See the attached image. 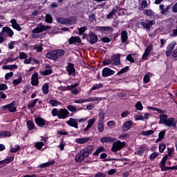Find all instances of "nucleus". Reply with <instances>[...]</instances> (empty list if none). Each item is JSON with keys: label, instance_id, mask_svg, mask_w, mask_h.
I'll return each instance as SVG.
<instances>
[{"label": "nucleus", "instance_id": "f257e3e1", "mask_svg": "<svg viewBox=\"0 0 177 177\" xmlns=\"http://www.w3.org/2000/svg\"><path fill=\"white\" fill-rule=\"evenodd\" d=\"M66 54V51L63 49H58L48 51L46 54V57L47 59H53L55 62L59 59V57H62V56H64Z\"/></svg>", "mask_w": 177, "mask_h": 177}, {"label": "nucleus", "instance_id": "f03ea898", "mask_svg": "<svg viewBox=\"0 0 177 177\" xmlns=\"http://www.w3.org/2000/svg\"><path fill=\"white\" fill-rule=\"evenodd\" d=\"M88 102H95V104L102 102V97H89L88 98H83L75 100L74 103L82 104V103H86Z\"/></svg>", "mask_w": 177, "mask_h": 177}, {"label": "nucleus", "instance_id": "7ed1b4c3", "mask_svg": "<svg viewBox=\"0 0 177 177\" xmlns=\"http://www.w3.org/2000/svg\"><path fill=\"white\" fill-rule=\"evenodd\" d=\"M79 153L82 156L83 160H85L86 157H89V155L93 153V147H86L84 149H82Z\"/></svg>", "mask_w": 177, "mask_h": 177}, {"label": "nucleus", "instance_id": "20e7f679", "mask_svg": "<svg viewBox=\"0 0 177 177\" xmlns=\"http://www.w3.org/2000/svg\"><path fill=\"white\" fill-rule=\"evenodd\" d=\"M123 147H125V142L118 140L113 144L111 151L117 153V151H119V150H121Z\"/></svg>", "mask_w": 177, "mask_h": 177}, {"label": "nucleus", "instance_id": "39448f33", "mask_svg": "<svg viewBox=\"0 0 177 177\" xmlns=\"http://www.w3.org/2000/svg\"><path fill=\"white\" fill-rule=\"evenodd\" d=\"M87 41L89 42L91 45H93V44H96V42H100V40H99V38L97 37V35H96L95 32L91 31L88 33V36L87 37Z\"/></svg>", "mask_w": 177, "mask_h": 177}, {"label": "nucleus", "instance_id": "423d86ee", "mask_svg": "<svg viewBox=\"0 0 177 177\" xmlns=\"http://www.w3.org/2000/svg\"><path fill=\"white\" fill-rule=\"evenodd\" d=\"M52 114L54 117L57 115L58 118L59 119H64L67 118L68 114H70L69 111H52Z\"/></svg>", "mask_w": 177, "mask_h": 177}, {"label": "nucleus", "instance_id": "0eeeda50", "mask_svg": "<svg viewBox=\"0 0 177 177\" xmlns=\"http://www.w3.org/2000/svg\"><path fill=\"white\" fill-rule=\"evenodd\" d=\"M146 22L142 21L140 23V26L145 28V30H150L151 26L156 24V20H147Z\"/></svg>", "mask_w": 177, "mask_h": 177}, {"label": "nucleus", "instance_id": "6e6552de", "mask_svg": "<svg viewBox=\"0 0 177 177\" xmlns=\"http://www.w3.org/2000/svg\"><path fill=\"white\" fill-rule=\"evenodd\" d=\"M102 77L104 78L107 77H111V75H114L115 74V71L110 69V68L105 67L102 71Z\"/></svg>", "mask_w": 177, "mask_h": 177}, {"label": "nucleus", "instance_id": "1a4fd4ad", "mask_svg": "<svg viewBox=\"0 0 177 177\" xmlns=\"http://www.w3.org/2000/svg\"><path fill=\"white\" fill-rule=\"evenodd\" d=\"M16 102L12 101L11 103L2 106L3 110H8V111H17Z\"/></svg>", "mask_w": 177, "mask_h": 177}, {"label": "nucleus", "instance_id": "9d476101", "mask_svg": "<svg viewBox=\"0 0 177 177\" xmlns=\"http://www.w3.org/2000/svg\"><path fill=\"white\" fill-rule=\"evenodd\" d=\"M121 54H114L111 59L113 66H120L121 64Z\"/></svg>", "mask_w": 177, "mask_h": 177}, {"label": "nucleus", "instance_id": "9b49d317", "mask_svg": "<svg viewBox=\"0 0 177 177\" xmlns=\"http://www.w3.org/2000/svg\"><path fill=\"white\" fill-rule=\"evenodd\" d=\"M39 84V80L38 78V72H35L31 77V84L32 86H38Z\"/></svg>", "mask_w": 177, "mask_h": 177}, {"label": "nucleus", "instance_id": "f8f14e48", "mask_svg": "<svg viewBox=\"0 0 177 177\" xmlns=\"http://www.w3.org/2000/svg\"><path fill=\"white\" fill-rule=\"evenodd\" d=\"M165 125L171 128H176V120L174 118H168L165 122Z\"/></svg>", "mask_w": 177, "mask_h": 177}, {"label": "nucleus", "instance_id": "ddd939ff", "mask_svg": "<svg viewBox=\"0 0 177 177\" xmlns=\"http://www.w3.org/2000/svg\"><path fill=\"white\" fill-rule=\"evenodd\" d=\"M66 70L68 75H73L75 73V68L74 67V64L71 62L68 63V66H66Z\"/></svg>", "mask_w": 177, "mask_h": 177}, {"label": "nucleus", "instance_id": "4468645a", "mask_svg": "<svg viewBox=\"0 0 177 177\" xmlns=\"http://www.w3.org/2000/svg\"><path fill=\"white\" fill-rule=\"evenodd\" d=\"M81 37L77 36H72L68 39V44L69 45H74L75 44H82Z\"/></svg>", "mask_w": 177, "mask_h": 177}, {"label": "nucleus", "instance_id": "2eb2a0df", "mask_svg": "<svg viewBox=\"0 0 177 177\" xmlns=\"http://www.w3.org/2000/svg\"><path fill=\"white\" fill-rule=\"evenodd\" d=\"M97 31L103 32V31H108L110 34L114 31V29L111 26H97Z\"/></svg>", "mask_w": 177, "mask_h": 177}, {"label": "nucleus", "instance_id": "dca6fc26", "mask_svg": "<svg viewBox=\"0 0 177 177\" xmlns=\"http://www.w3.org/2000/svg\"><path fill=\"white\" fill-rule=\"evenodd\" d=\"M10 23L12 24V27L15 30H17V31H21L23 29L20 27V25L17 24V21L16 19H12L10 21Z\"/></svg>", "mask_w": 177, "mask_h": 177}, {"label": "nucleus", "instance_id": "f3484780", "mask_svg": "<svg viewBox=\"0 0 177 177\" xmlns=\"http://www.w3.org/2000/svg\"><path fill=\"white\" fill-rule=\"evenodd\" d=\"M66 124H68L69 127H73V128L78 129V123H77V120L74 118H70L69 120L66 122Z\"/></svg>", "mask_w": 177, "mask_h": 177}, {"label": "nucleus", "instance_id": "a211bd4d", "mask_svg": "<svg viewBox=\"0 0 177 177\" xmlns=\"http://www.w3.org/2000/svg\"><path fill=\"white\" fill-rule=\"evenodd\" d=\"M2 32H6V34L8 35V37H10V38H12V37H13V35H15V32L9 27H3L2 28Z\"/></svg>", "mask_w": 177, "mask_h": 177}, {"label": "nucleus", "instance_id": "6ab92c4d", "mask_svg": "<svg viewBox=\"0 0 177 177\" xmlns=\"http://www.w3.org/2000/svg\"><path fill=\"white\" fill-rule=\"evenodd\" d=\"M120 38L122 44H125L128 41V32L122 30L120 34Z\"/></svg>", "mask_w": 177, "mask_h": 177}, {"label": "nucleus", "instance_id": "aec40b11", "mask_svg": "<svg viewBox=\"0 0 177 177\" xmlns=\"http://www.w3.org/2000/svg\"><path fill=\"white\" fill-rule=\"evenodd\" d=\"M89 140H91V138H89V137H86V138H77L75 140V142L76 143H78L79 145H84L86 143V142H89Z\"/></svg>", "mask_w": 177, "mask_h": 177}, {"label": "nucleus", "instance_id": "412c9836", "mask_svg": "<svg viewBox=\"0 0 177 177\" xmlns=\"http://www.w3.org/2000/svg\"><path fill=\"white\" fill-rule=\"evenodd\" d=\"M100 142L102 143H113L115 142V138L111 137H103L100 139Z\"/></svg>", "mask_w": 177, "mask_h": 177}, {"label": "nucleus", "instance_id": "4be33fe9", "mask_svg": "<svg viewBox=\"0 0 177 177\" xmlns=\"http://www.w3.org/2000/svg\"><path fill=\"white\" fill-rule=\"evenodd\" d=\"M130 128H132V121H127L123 124V131H129Z\"/></svg>", "mask_w": 177, "mask_h": 177}, {"label": "nucleus", "instance_id": "5701e85b", "mask_svg": "<svg viewBox=\"0 0 177 177\" xmlns=\"http://www.w3.org/2000/svg\"><path fill=\"white\" fill-rule=\"evenodd\" d=\"M160 121L159 124H164L167 122V120H168V115L165 113H161L159 116Z\"/></svg>", "mask_w": 177, "mask_h": 177}, {"label": "nucleus", "instance_id": "b1692460", "mask_svg": "<svg viewBox=\"0 0 177 177\" xmlns=\"http://www.w3.org/2000/svg\"><path fill=\"white\" fill-rule=\"evenodd\" d=\"M145 151H146V146L142 145L137 149L136 154H138V156H143Z\"/></svg>", "mask_w": 177, "mask_h": 177}, {"label": "nucleus", "instance_id": "393cba45", "mask_svg": "<svg viewBox=\"0 0 177 177\" xmlns=\"http://www.w3.org/2000/svg\"><path fill=\"white\" fill-rule=\"evenodd\" d=\"M32 34H39L42 32V24H39L37 27L32 30Z\"/></svg>", "mask_w": 177, "mask_h": 177}, {"label": "nucleus", "instance_id": "a878e982", "mask_svg": "<svg viewBox=\"0 0 177 177\" xmlns=\"http://www.w3.org/2000/svg\"><path fill=\"white\" fill-rule=\"evenodd\" d=\"M19 66L17 64L3 66V70H17Z\"/></svg>", "mask_w": 177, "mask_h": 177}, {"label": "nucleus", "instance_id": "bb28decb", "mask_svg": "<svg viewBox=\"0 0 177 177\" xmlns=\"http://www.w3.org/2000/svg\"><path fill=\"white\" fill-rule=\"evenodd\" d=\"M35 121L37 125H38L39 127H44V125L45 124V120L41 118H35Z\"/></svg>", "mask_w": 177, "mask_h": 177}, {"label": "nucleus", "instance_id": "cd10ccee", "mask_svg": "<svg viewBox=\"0 0 177 177\" xmlns=\"http://www.w3.org/2000/svg\"><path fill=\"white\" fill-rule=\"evenodd\" d=\"M41 91L44 95H48L49 93V84L45 83L41 88Z\"/></svg>", "mask_w": 177, "mask_h": 177}, {"label": "nucleus", "instance_id": "c85d7f7f", "mask_svg": "<svg viewBox=\"0 0 177 177\" xmlns=\"http://www.w3.org/2000/svg\"><path fill=\"white\" fill-rule=\"evenodd\" d=\"M56 20L57 22L59 24H67L68 23V19H67L66 18L57 17Z\"/></svg>", "mask_w": 177, "mask_h": 177}, {"label": "nucleus", "instance_id": "c756f323", "mask_svg": "<svg viewBox=\"0 0 177 177\" xmlns=\"http://www.w3.org/2000/svg\"><path fill=\"white\" fill-rule=\"evenodd\" d=\"M102 65L103 66H109L111 68H113V66H114V64H113V62L111 59H105L102 61Z\"/></svg>", "mask_w": 177, "mask_h": 177}, {"label": "nucleus", "instance_id": "7c9ffc66", "mask_svg": "<svg viewBox=\"0 0 177 177\" xmlns=\"http://www.w3.org/2000/svg\"><path fill=\"white\" fill-rule=\"evenodd\" d=\"M39 99H35L31 100L28 104V109H34L35 107V104H37V102H39Z\"/></svg>", "mask_w": 177, "mask_h": 177}, {"label": "nucleus", "instance_id": "2f4dec72", "mask_svg": "<svg viewBox=\"0 0 177 177\" xmlns=\"http://www.w3.org/2000/svg\"><path fill=\"white\" fill-rule=\"evenodd\" d=\"M165 130L160 131L158 134V138L156 140V143H158V142H161L162 139H164V136H165Z\"/></svg>", "mask_w": 177, "mask_h": 177}, {"label": "nucleus", "instance_id": "473e14b6", "mask_svg": "<svg viewBox=\"0 0 177 177\" xmlns=\"http://www.w3.org/2000/svg\"><path fill=\"white\" fill-rule=\"evenodd\" d=\"M46 23H48L49 24H52L53 23V18L50 14H46L45 18Z\"/></svg>", "mask_w": 177, "mask_h": 177}, {"label": "nucleus", "instance_id": "72a5a7b5", "mask_svg": "<svg viewBox=\"0 0 177 177\" xmlns=\"http://www.w3.org/2000/svg\"><path fill=\"white\" fill-rule=\"evenodd\" d=\"M55 164V160H51L48 162L42 163L39 165V168H46V167H49V165H53Z\"/></svg>", "mask_w": 177, "mask_h": 177}, {"label": "nucleus", "instance_id": "f704fd0d", "mask_svg": "<svg viewBox=\"0 0 177 177\" xmlns=\"http://www.w3.org/2000/svg\"><path fill=\"white\" fill-rule=\"evenodd\" d=\"M129 71V66H125L122 68L120 71L118 72L116 75H121V74H125V73H128Z\"/></svg>", "mask_w": 177, "mask_h": 177}, {"label": "nucleus", "instance_id": "c9c22d12", "mask_svg": "<svg viewBox=\"0 0 177 177\" xmlns=\"http://www.w3.org/2000/svg\"><path fill=\"white\" fill-rule=\"evenodd\" d=\"M75 160L76 161V162H82V161H84V158H82V156L81 155V153L79 152L75 158Z\"/></svg>", "mask_w": 177, "mask_h": 177}, {"label": "nucleus", "instance_id": "e433bc0d", "mask_svg": "<svg viewBox=\"0 0 177 177\" xmlns=\"http://www.w3.org/2000/svg\"><path fill=\"white\" fill-rule=\"evenodd\" d=\"M23 80V77L21 76H19L18 79L14 80L12 81V84L14 86H17L19 84H21V81Z\"/></svg>", "mask_w": 177, "mask_h": 177}, {"label": "nucleus", "instance_id": "4c0bfd02", "mask_svg": "<svg viewBox=\"0 0 177 177\" xmlns=\"http://www.w3.org/2000/svg\"><path fill=\"white\" fill-rule=\"evenodd\" d=\"M8 136H10V131H0V138H8Z\"/></svg>", "mask_w": 177, "mask_h": 177}, {"label": "nucleus", "instance_id": "58836bf2", "mask_svg": "<svg viewBox=\"0 0 177 177\" xmlns=\"http://www.w3.org/2000/svg\"><path fill=\"white\" fill-rule=\"evenodd\" d=\"M101 88H103V84L99 83L94 84L92 88H91V91H96V89H100Z\"/></svg>", "mask_w": 177, "mask_h": 177}, {"label": "nucleus", "instance_id": "ea45409f", "mask_svg": "<svg viewBox=\"0 0 177 177\" xmlns=\"http://www.w3.org/2000/svg\"><path fill=\"white\" fill-rule=\"evenodd\" d=\"M26 124L28 125V129H30V131H32V129L35 128V124H34V123L31 120H28Z\"/></svg>", "mask_w": 177, "mask_h": 177}, {"label": "nucleus", "instance_id": "a19ab883", "mask_svg": "<svg viewBox=\"0 0 177 177\" xmlns=\"http://www.w3.org/2000/svg\"><path fill=\"white\" fill-rule=\"evenodd\" d=\"M102 151H105L104 147H100L95 152H94L93 153V156H99V154H100V153H102Z\"/></svg>", "mask_w": 177, "mask_h": 177}, {"label": "nucleus", "instance_id": "79ce46f5", "mask_svg": "<svg viewBox=\"0 0 177 177\" xmlns=\"http://www.w3.org/2000/svg\"><path fill=\"white\" fill-rule=\"evenodd\" d=\"M53 73V71H52L51 69H46L45 71H43L41 72L42 75H44V77H46V75H50V74H52Z\"/></svg>", "mask_w": 177, "mask_h": 177}, {"label": "nucleus", "instance_id": "37998d69", "mask_svg": "<svg viewBox=\"0 0 177 177\" xmlns=\"http://www.w3.org/2000/svg\"><path fill=\"white\" fill-rule=\"evenodd\" d=\"M153 133H154V131L153 130H149V131L141 132V135H142L143 136H149L150 135H153Z\"/></svg>", "mask_w": 177, "mask_h": 177}, {"label": "nucleus", "instance_id": "c03bdc74", "mask_svg": "<svg viewBox=\"0 0 177 177\" xmlns=\"http://www.w3.org/2000/svg\"><path fill=\"white\" fill-rule=\"evenodd\" d=\"M158 156H160L158 152H153L149 156V159L153 161V160H156Z\"/></svg>", "mask_w": 177, "mask_h": 177}, {"label": "nucleus", "instance_id": "a18cd8bd", "mask_svg": "<svg viewBox=\"0 0 177 177\" xmlns=\"http://www.w3.org/2000/svg\"><path fill=\"white\" fill-rule=\"evenodd\" d=\"M115 13H117V11L115 10V8H113V10L106 16L107 19H113V17L114 15H115Z\"/></svg>", "mask_w": 177, "mask_h": 177}, {"label": "nucleus", "instance_id": "49530a36", "mask_svg": "<svg viewBox=\"0 0 177 177\" xmlns=\"http://www.w3.org/2000/svg\"><path fill=\"white\" fill-rule=\"evenodd\" d=\"M86 30H88V28H86V26L78 28L79 35H83L84 32H85Z\"/></svg>", "mask_w": 177, "mask_h": 177}, {"label": "nucleus", "instance_id": "de8ad7c7", "mask_svg": "<svg viewBox=\"0 0 177 177\" xmlns=\"http://www.w3.org/2000/svg\"><path fill=\"white\" fill-rule=\"evenodd\" d=\"M80 85V83H75V84H72L71 86H67L66 89L67 91H72V89H75V88H77Z\"/></svg>", "mask_w": 177, "mask_h": 177}, {"label": "nucleus", "instance_id": "09e8293b", "mask_svg": "<svg viewBox=\"0 0 177 177\" xmlns=\"http://www.w3.org/2000/svg\"><path fill=\"white\" fill-rule=\"evenodd\" d=\"M135 107L136 110L142 111L143 110V105L142 104V102H138L135 105Z\"/></svg>", "mask_w": 177, "mask_h": 177}, {"label": "nucleus", "instance_id": "8fccbe9b", "mask_svg": "<svg viewBox=\"0 0 177 177\" xmlns=\"http://www.w3.org/2000/svg\"><path fill=\"white\" fill-rule=\"evenodd\" d=\"M100 41H102V42H104V44H109L111 42V39L107 37H103L101 38Z\"/></svg>", "mask_w": 177, "mask_h": 177}, {"label": "nucleus", "instance_id": "3c124183", "mask_svg": "<svg viewBox=\"0 0 177 177\" xmlns=\"http://www.w3.org/2000/svg\"><path fill=\"white\" fill-rule=\"evenodd\" d=\"M90 23H93L96 20V15L93 13H91L88 16Z\"/></svg>", "mask_w": 177, "mask_h": 177}, {"label": "nucleus", "instance_id": "603ef678", "mask_svg": "<svg viewBox=\"0 0 177 177\" xmlns=\"http://www.w3.org/2000/svg\"><path fill=\"white\" fill-rule=\"evenodd\" d=\"M153 50V44H149L145 49V53L150 55V53Z\"/></svg>", "mask_w": 177, "mask_h": 177}, {"label": "nucleus", "instance_id": "864d4df0", "mask_svg": "<svg viewBox=\"0 0 177 177\" xmlns=\"http://www.w3.org/2000/svg\"><path fill=\"white\" fill-rule=\"evenodd\" d=\"M167 149V146L165 143H162L159 145V151L160 153H164V150Z\"/></svg>", "mask_w": 177, "mask_h": 177}, {"label": "nucleus", "instance_id": "5fc2aeb1", "mask_svg": "<svg viewBox=\"0 0 177 177\" xmlns=\"http://www.w3.org/2000/svg\"><path fill=\"white\" fill-rule=\"evenodd\" d=\"M126 59L128 60V62H130V63H135V59H133V57H132V54L128 55Z\"/></svg>", "mask_w": 177, "mask_h": 177}, {"label": "nucleus", "instance_id": "6e6d98bb", "mask_svg": "<svg viewBox=\"0 0 177 177\" xmlns=\"http://www.w3.org/2000/svg\"><path fill=\"white\" fill-rule=\"evenodd\" d=\"M45 144L42 142H36L35 143V147L38 149V150H41L42 149V147H44Z\"/></svg>", "mask_w": 177, "mask_h": 177}, {"label": "nucleus", "instance_id": "4d7b16f0", "mask_svg": "<svg viewBox=\"0 0 177 177\" xmlns=\"http://www.w3.org/2000/svg\"><path fill=\"white\" fill-rule=\"evenodd\" d=\"M27 57H28V55H27V54L26 53H24V52L19 53V59H21V60L27 59Z\"/></svg>", "mask_w": 177, "mask_h": 177}, {"label": "nucleus", "instance_id": "13d9d810", "mask_svg": "<svg viewBox=\"0 0 177 177\" xmlns=\"http://www.w3.org/2000/svg\"><path fill=\"white\" fill-rule=\"evenodd\" d=\"M143 82L145 84H149V82H150V75L147 74L145 75L143 78Z\"/></svg>", "mask_w": 177, "mask_h": 177}, {"label": "nucleus", "instance_id": "bf43d9fd", "mask_svg": "<svg viewBox=\"0 0 177 177\" xmlns=\"http://www.w3.org/2000/svg\"><path fill=\"white\" fill-rule=\"evenodd\" d=\"M97 127L99 132H103V131H104V124H103L102 122L99 123Z\"/></svg>", "mask_w": 177, "mask_h": 177}, {"label": "nucleus", "instance_id": "052dcab7", "mask_svg": "<svg viewBox=\"0 0 177 177\" xmlns=\"http://www.w3.org/2000/svg\"><path fill=\"white\" fill-rule=\"evenodd\" d=\"M20 150V146L15 145V147L10 149L11 153H16V151H19Z\"/></svg>", "mask_w": 177, "mask_h": 177}, {"label": "nucleus", "instance_id": "680f3d73", "mask_svg": "<svg viewBox=\"0 0 177 177\" xmlns=\"http://www.w3.org/2000/svg\"><path fill=\"white\" fill-rule=\"evenodd\" d=\"M145 14L146 16H154V12H153V10H146Z\"/></svg>", "mask_w": 177, "mask_h": 177}, {"label": "nucleus", "instance_id": "e2e57ef3", "mask_svg": "<svg viewBox=\"0 0 177 177\" xmlns=\"http://www.w3.org/2000/svg\"><path fill=\"white\" fill-rule=\"evenodd\" d=\"M50 103L54 107L60 104V102H59V101H57V100H50Z\"/></svg>", "mask_w": 177, "mask_h": 177}, {"label": "nucleus", "instance_id": "0e129e2a", "mask_svg": "<svg viewBox=\"0 0 177 177\" xmlns=\"http://www.w3.org/2000/svg\"><path fill=\"white\" fill-rule=\"evenodd\" d=\"M14 75L13 72H10L6 74L5 75V80H8L9 78H12V77Z\"/></svg>", "mask_w": 177, "mask_h": 177}, {"label": "nucleus", "instance_id": "69168bd1", "mask_svg": "<svg viewBox=\"0 0 177 177\" xmlns=\"http://www.w3.org/2000/svg\"><path fill=\"white\" fill-rule=\"evenodd\" d=\"M16 44L15 41H12L8 44L9 49H15V44Z\"/></svg>", "mask_w": 177, "mask_h": 177}, {"label": "nucleus", "instance_id": "338daca9", "mask_svg": "<svg viewBox=\"0 0 177 177\" xmlns=\"http://www.w3.org/2000/svg\"><path fill=\"white\" fill-rule=\"evenodd\" d=\"M8 89V85L6 84H0V91H6Z\"/></svg>", "mask_w": 177, "mask_h": 177}, {"label": "nucleus", "instance_id": "774afa93", "mask_svg": "<svg viewBox=\"0 0 177 177\" xmlns=\"http://www.w3.org/2000/svg\"><path fill=\"white\" fill-rule=\"evenodd\" d=\"M94 177H106V174H104V173L102 172H99L97 174H95L94 175Z\"/></svg>", "mask_w": 177, "mask_h": 177}]
</instances>
